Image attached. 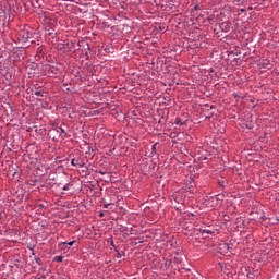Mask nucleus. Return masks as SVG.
<instances>
[{"mask_svg":"<svg viewBox=\"0 0 279 279\" xmlns=\"http://www.w3.org/2000/svg\"><path fill=\"white\" fill-rule=\"evenodd\" d=\"M71 165H72V167H78L80 169H82V167H84V159H82V158H74V159H72L71 160Z\"/></svg>","mask_w":279,"mask_h":279,"instance_id":"f257e3e1","label":"nucleus"},{"mask_svg":"<svg viewBox=\"0 0 279 279\" xmlns=\"http://www.w3.org/2000/svg\"><path fill=\"white\" fill-rule=\"evenodd\" d=\"M20 36H22V40H29L32 33H29V31H21Z\"/></svg>","mask_w":279,"mask_h":279,"instance_id":"f03ea898","label":"nucleus"},{"mask_svg":"<svg viewBox=\"0 0 279 279\" xmlns=\"http://www.w3.org/2000/svg\"><path fill=\"white\" fill-rule=\"evenodd\" d=\"M220 250H223L225 252H231L230 251V245L228 243H223L220 245Z\"/></svg>","mask_w":279,"mask_h":279,"instance_id":"7ed1b4c3","label":"nucleus"},{"mask_svg":"<svg viewBox=\"0 0 279 279\" xmlns=\"http://www.w3.org/2000/svg\"><path fill=\"white\" fill-rule=\"evenodd\" d=\"M57 132L60 136H62V134H66V131L62 126H60Z\"/></svg>","mask_w":279,"mask_h":279,"instance_id":"20e7f679","label":"nucleus"},{"mask_svg":"<svg viewBox=\"0 0 279 279\" xmlns=\"http://www.w3.org/2000/svg\"><path fill=\"white\" fill-rule=\"evenodd\" d=\"M60 245H70V246H73V245H75V241H71V242H63V243H61Z\"/></svg>","mask_w":279,"mask_h":279,"instance_id":"39448f33","label":"nucleus"},{"mask_svg":"<svg viewBox=\"0 0 279 279\" xmlns=\"http://www.w3.org/2000/svg\"><path fill=\"white\" fill-rule=\"evenodd\" d=\"M174 123H175V125H184V123L182 122V120L180 118H177Z\"/></svg>","mask_w":279,"mask_h":279,"instance_id":"423d86ee","label":"nucleus"},{"mask_svg":"<svg viewBox=\"0 0 279 279\" xmlns=\"http://www.w3.org/2000/svg\"><path fill=\"white\" fill-rule=\"evenodd\" d=\"M189 193H195V189H193V185L187 187Z\"/></svg>","mask_w":279,"mask_h":279,"instance_id":"0eeeda50","label":"nucleus"},{"mask_svg":"<svg viewBox=\"0 0 279 279\" xmlns=\"http://www.w3.org/2000/svg\"><path fill=\"white\" fill-rule=\"evenodd\" d=\"M56 260H57V263H62L63 258H62V256H57Z\"/></svg>","mask_w":279,"mask_h":279,"instance_id":"6e6552de","label":"nucleus"},{"mask_svg":"<svg viewBox=\"0 0 279 279\" xmlns=\"http://www.w3.org/2000/svg\"><path fill=\"white\" fill-rule=\"evenodd\" d=\"M36 97H43V93L41 92H35Z\"/></svg>","mask_w":279,"mask_h":279,"instance_id":"1a4fd4ad","label":"nucleus"},{"mask_svg":"<svg viewBox=\"0 0 279 279\" xmlns=\"http://www.w3.org/2000/svg\"><path fill=\"white\" fill-rule=\"evenodd\" d=\"M153 151H156V144L151 147Z\"/></svg>","mask_w":279,"mask_h":279,"instance_id":"9d476101","label":"nucleus"},{"mask_svg":"<svg viewBox=\"0 0 279 279\" xmlns=\"http://www.w3.org/2000/svg\"><path fill=\"white\" fill-rule=\"evenodd\" d=\"M63 191H69V186L65 185V186L63 187Z\"/></svg>","mask_w":279,"mask_h":279,"instance_id":"9b49d317","label":"nucleus"},{"mask_svg":"<svg viewBox=\"0 0 279 279\" xmlns=\"http://www.w3.org/2000/svg\"><path fill=\"white\" fill-rule=\"evenodd\" d=\"M203 232H206V234H210V231L208 230H203Z\"/></svg>","mask_w":279,"mask_h":279,"instance_id":"f8f14e48","label":"nucleus"},{"mask_svg":"<svg viewBox=\"0 0 279 279\" xmlns=\"http://www.w3.org/2000/svg\"><path fill=\"white\" fill-rule=\"evenodd\" d=\"M117 258H121V253H118V254H117Z\"/></svg>","mask_w":279,"mask_h":279,"instance_id":"ddd939ff","label":"nucleus"},{"mask_svg":"<svg viewBox=\"0 0 279 279\" xmlns=\"http://www.w3.org/2000/svg\"><path fill=\"white\" fill-rule=\"evenodd\" d=\"M226 25H228V23H222V24H221L222 27L226 26Z\"/></svg>","mask_w":279,"mask_h":279,"instance_id":"4468645a","label":"nucleus"}]
</instances>
